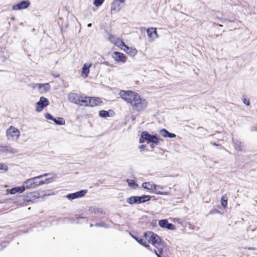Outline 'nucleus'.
<instances>
[{"instance_id": "1", "label": "nucleus", "mask_w": 257, "mask_h": 257, "mask_svg": "<svg viewBox=\"0 0 257 257\" xmlns=\"http://www.w3.org/2000/svg\"><path fill=\"white\" fill-rule=\"evenodd\" d=\"M121 97L131 104L133 109L137 111H143L148 105L147 100L141 97L137 92L131 90H121L120 92Z\"/></svg>"}, {"instance_id": "2", "label": "nucleus", "mask_w": 257, "mask_h": 257, "mask_svg": "<svg viewBox=\"0 0 257 257\" xmlns=\"http://www.w3.org/2000/svg\"><path fill=\"white\" fill-rule=\"evenodd\" d=\"M144 238L147 242V244L150 243L155 247H157V245H158L161 242L160 237L152 231L145 232L144 233Z\"/></svg>"}, {"instance_id": "3", "label": "nucleus", "mask_w": 257, "mask_h": 257, "mask_svg": "<svg viewBox=\"0 0 257 257\" xmlns=\"http://www.w3.org/2000/svg\"><path fill=\"white\" fill-rule=\"evenodd\" d=\"M20 136V132L13 126H10L6 131V136L9 141L17 142Z\"/></svg>"}, {"instance_id": "4", "label": "nucleus", "mask_w": 257, "mask_h": 257, "mask_svg": "<svg viewBox=\"0 0 257 257\" xmlns=\"http://www.w3.org/2000/svg\"><path fill=\"white\" fill-rule=\"evenodd\" d=\"M40 178H42V176H37L27 180L23 183L25 188H35L38 187V181L37 180Z\"/></svg>"}, {"instance_id": "5", "label": "nucleus", "mask_w": 257, "mask_h": 257, "mask_svg": "<svg viewBox=\"0 0 257 257\" xmlns=\"http://www.w3.org/2000/svg\"><path fill=\"white\" fill-rule=\"evenodd\" d=\"M141 137L144 138V139L147 141L148 143H153V144H158L159 140L158 138L155 136L151 135L147 132H142Z\"/></svg>"}, {"instance_id": "6", "label": "nucleus", "mask_w": 257, "mask_h": 257, "mask_svg": "<svg viewBox=\"0 0 257 257\" xmlns=\"http://www.w3.org/2000/svg\"><path fill=\"white\" fill-rule=\"evenodd\" d=\"M49 100L44 97H41L39 101L37 103L36 110L37 111H41L42 109L49 104Z\"/></svg>"}, {"instance_id": "7", "label": "nucleus", "mask_w": 257, "mask_h": 257, "mask_svg": "<svg viewBox=\"0 0 257 257\" xmlns=\"http://www.w3.org/2000/svg\"><path fill=\"white\" fill-rule=\"evenodd\" d=\"M30 2L29 1L23 0L20 3L14 5L12 7L14 10H21L28 8L30 6Z\"/></svg>"}, {"instance_id": "8", "label": "nucleus", "mask_w": 257, "mask_h": 257, "mask_svg": "<svg viewBox=\"0 0 257 257\" xmlns=\"http://www.w3.org/2000/svg\"><path fill=\"white\" fill-rule=\"evenodd\" d=\"M38 88L40 92L43 94L48 92L50 89L51 87L48 83L44 84L36 83L34 86V88Z\"/></svg>"}, {"instance_id": "9", "label": "nucleus", "mask_w": 257, "mask_h": 257, "mask_svg": "<svg viewBox=\"0 0 257 257\" xmlns=\"http://www.w3.org/2000/svg\"><path fill=\"white\" fill-rule=\"evenodd\" d=\"M113 59L117 62L124 63L126 61L125 55L121 52L115 51L113 54Z\"/></svg>"}, {"instance_id": "10", "label": "nucleus", "mask_w": 257, "mask_h": 257, "mask_svg": "<svg viewBox=\"0 0 257 257\" xmlns=\"http://www.w3.org/2000/svg\"><path fill=\"white\" fill-rule=\"evenodd\" d=\"M86 193V191L82 190L80 191L76 192L74 193L69 194L66 196V198L69 200H73L84 196Z\"/></svg>"}, {"instance_id": "11", "label": "nucleus", "mask_w": 257, "mask_h": 257, "mask_svg": "<svg viewBox=\"0 0 257 257\" xmlns=\"http://www.w3.org/2000/svg\"><path fill=\"white\" fill-rule=\"evenodd\" d=\"M120 43L121 46L124 47V51L129 55L131 56H134L137 54L138 51L136 48H130L125 45L123 41L121 40L120 41Z\"/></svg>"}, {"instance_id": "12", "label": "nucleus", "mask_w": 257, "mask_h": 257, "mask_svg": "<svg viewBox=\"0 0 257 257\" xmlns=\"http://www.w3.org/2000/svg\"><path fill=\"white\" fill-rule=\"evenodd\" d=\"M102 103L101 98L99 97H89L88 106L93 107L100 105Z\"/></svg>"}, {"instance_id": "13", "label": "nucleus", "mask_w": 257, "mask_h": 257, "mask_svg": "<svg viewBox=\"0 0 257 257\" xmlns=\"http://www.w3.org/2000/svg\"><path fill=\"white\" fill-rule=\"evenodd\" d=\"M147 33L148 37H149L150 39H151L152 41H153L156 38L158 37L157 29L156 28H149L147 30Z\"/></svg>"}, {"instance_id": "14", "label": "nucleus", "mask_w": 257, "mask_h": 257, "mask_svg": "<svg viewBox=\"0 0 257 257\" xmlns=\"http://www.w3.org/2000/svg\"><path fill=\"white\" fill-rule=\"evenodd\" d=\"M45 118L53 120L56 124L63 125L65 123L64 118L62 117L54 118L50 113H46Z\"/></svg>"}, {"instance_id": "15", "label": "nucleus", "mask_w": 257, "mask_h": 257, "mask_svg": "<svg viewBox=\"0 0 257 257\" xmlns=\"http://www.w3.org/2000/svg\"><path fill=\"white\" fill-rule=\"evenodd\" d=\"M123 0H114L111 5V12L114 11L118 12L121 9L120 3H122Z\"/></svg>"}, {"instance_id": "16", "label": "nucleus", "mask_w": 257, "mask_h": 257, "mask_svg": "<svg viewBox=\"0 0 257 257\" xmlns=\"http://www.w3.org/2000/svg\"><path fill=\"white\" fill-rule=\"evenodd\" d=\"M91 64L85 63L82 68L81 75L84 77H87L89 73V69Z\"/></svg>"}, {"instance_id": "17", "label": "nucleus", "mask_w": 257, "mask_h": 257, "mask_svg": "<svg viewBox=\"0 0 257 257\" xmlns=\"http://www.w3.org/2000/svg\"><path fill=\"white\" fill-rule=\"evenodd\" d=\"M25 190V187L23 184L22 187L13 188L11 189L10 190H8V191L11 194H15L17 193H21L23 192Z\"/></svg>"}, {"instance_id": "18", "label": "nucleus", "mask_w": 257, "mask_h": 257, "mask_svg": "<svg viewBox=\"0 0 257 257\" xmlns=\"http://www.w3.org/2000/svg\"><path fill=\"white\" fill-rule=\"evenodd\" d=\"M79 96L77 93H71L68 95V99L71 102L77 104L79 101Z\"/></svg>"}, {"instance_id": "19", "label": "nucleus", "mask_w": 257, "mask_h": 257, "mask_svg": "<svg viewBox=\"0 0 257 257\" xmlns=\"http://www.w3.org/2000/svg\"><path fill=\"white\" fill-rule=\"evenodd\" d=\"M88 96L83 97L82 96H79V101L77 104H80L82 106H88Z\"/></svg>"}, {"instance_id": "20", "label": "nucleus", "mask_w": 257, "mask_h": 257, "mask_svg": "<svg viewBox=\"0 0 257 257\" xmlns=\"http://www.w3.org/2000/svg\"><path fill=\"white\" fill-rule=\"evenodd\" d=\"M155 185V184L151 182H145L142 184V187L144 189L150 190L151 192H153Z\"/></svg>"}, {"instance_id": "21", "label": "nucleus", "mask_w": 257, "mask_h": 257, "mask_svg": "<svg viewBox=\"0 0 257 257\" xmlns=\"http://www.w3.org/2000/svg\"><path fill=\"white\" fill-rule=\"evenodd\" d=\"M160 134L164 137H168L170 138H173L176 137L174 134L169 133L165 129H162L160 131Z\"/></svg>"}, {"instance_id": "22", "label": "nucleus", "mask_w": 257, "mask_h": 257, "mask_svg": "<svg viewBox=\"0 0 257 257\" xmlns=\"http://www.w3.org/2000/svg\"><path fill=\"white\" fill-rule=\"evenodd\" d=\"M151 197L148 195H143L141 197L137 196V203H142L150 200Z\"/></svg>"}, {"instance_id": "23", "label": "nucleus", "mask_w": 257, "mask_h": 257, "mask_svg": "<svg viewBox=\"0 0 257 257\" xmlns=\"http://www.w3.org/2000/svg\"><path fill=\"white\" fill-rule=\"evenodd\" d=\"M134 238L138 242H139L140 244H142V245L147 247L148 248V249L150 250L151 251H152V249L150 247V245L149 244H147V242L146 241V240L145 239V238H141V239H138V238L137 237H134Z\"/></svg>"}, {"instance_id": "24", "label": "nucleus", "mask_w": 257, "mask_h": 257, "mask_svg": "<svg viewBox=\"0 0 257 257\" xmlns=\"http://www.w3.org/2000/svg\"><path fill=\"white\" fill-rule=\"evenodd\" d=\"M126 202L130 204L137 203V196H132L126 199Z\"/></svg>"}, {"instance_id": "25", "label": "nucleus", "mask_w": 257, "mask_h": 257, "mask_svg": "<svg viewBox=\"0 0 257 257\" xmlns=\"http://www.w3.org/2000/svg\"><path fill=\"white\" fill-rule=\"evenodd\" d=\"M227 197L226 195H223L221 199V204L225 208L227 204Z\"/></svg>"}, {"instance_id": "26", "label": "nucleus", "mask_w": 257, "mask_h": 257, "mask_svg": "<svg viewBox=\"0 0 257 257\" xmlns=\"http://www.w3.org/2000/svg\"><path fill=\"white\" fill-rule=\"evenodd\" d=\"M162 187L160 185H155V187L153 191V193H154L157 194H160L161 193V190L162 189Z\"/></svg>"}, {"instance_id": "27", "label": "nucleus", "mask_w": 257, "mask_h": 257, "mask_svg": "<svg viewBox=\"0 0 257 257\" xmlns=\"http://www.w3.org/2000/svg\"><path fill=\"white\" fill-rule=\"evenodd\" d=\"M52 176L51 177L46 178L44 180L45 184H48V183L51 182L53 180L56 179L57 177V175L55 174H52Z\"/></svg>"}, {"instance_id": "28", "label": "nucleus", "mask_w": 257, "mask_h": 257, "mask_svg": "<svg viewBox=\"0 0 257 257\" xmlns=\"http://www.w3.org/2000/svg\"><path fill=\"white\" fill-rule=\"evenodd\" d=\"M126 182L128 183V186L134 188H135L138 186L134 180L128 179L126 180Z\"/></svg>"}, {"instance_id": "29", "label": "nucleus", "mask_w": 257, "mask_h": 257, "mask_svg": "<svg viewBox=\"0 0 257 257\" xmlns=\"http://www.w3.org/2000/svg\"><path fill=\"white\" fill-rule=\"evenodd\" d=\"M234 147L235 149L239 151L242 150L243 147L241 142L236 141L235 143H234Z\"/></svg>"}, {"instance_id": "30", "label": "nucleus", "mask_w": 257, "mask_h": 257, "mask_svg": "<svg viewBox=\"0 0 257 257\" xmlns=\"http://www.w3.org/2000/svg\"><path fill=\"white\" fill-rule=\"evenodd\" d=\"M168 222L166 219L161 220L159 221V225L163 228H166Z\"/></svg>"}, {"instance_id": "31", "label": "nucleus", "mask_w": 257, "mask_h": 257, "mask_svg": "<svg viewBox=\"0 0 257 257\" xmlns=\"http://www.w3.org/2000/svg\"><path fill=\"white\" fill-rule=\"evenodd\" d=\"M104 0H94L93 5L96 7H99L102 5Z\"/></svg>"}, {"instance_id": "32", "label": "nucleus", "mask_w": 257, "mask_h": 257, "mask_svg": "<svg viewBox=\"0 0 257 257\" xmlns=\"http://www.w3.org/2000/svg\"><path fill=\"white\" fill-rule=\"evenodd\" d=\"M8 167L5 164L0 163V170H4L5 172L8 171Z\"/></svg>"}, {"instance_id": "33", "label": "nucleus", "mask_w": 257, "mask_h": 257, "mask_svg": "<svg viewBox=\"0 0 257 257\" xmlns=\"http://www.w3.org/2000/svg\"><path fill=\"white\" fill-rule=\"evenodd\" d=\"M166 228L169 230H174L175 229V226L173 224L169 223L167 224Z\"/></svg>"}, {"instance_id": "34", "label": "nucleus", "mask_w": 257, "mask_h": 257, "mask_svg": "<svg viewBox=\"0 0 257 257\" xmlns=\"http://www.w3.org/2000/svg\"><path fill=\"white\" fill-rule=\"evenodd\" d=\"M7 151L9 152H10L11 153H17V151L14 149H13L11 147H7Z\"/></svg>"}, {"instance_id": "35", "label": "nucleus", "mask_w": 257, "mask_h": 257, "mask_svg": "<svg viewBox=\"0 0 257 257\" xmlns=\"http://www.w3.org/2000/svg\"><path fill=\"white\" fill-rule=\"evenodd\" d=\"M243 103L244 104H245L247 106H248L250 104L249 100L248 99L246 98H243Z\"/></svg>"}, {"instance_id": "36", "label": "nucleus", "mask_w": 257, "mask_h": 257, "mask_svg": "<svg viewBox=\"0 0 257 257\" xmlns=\"http://www.w3.org/2000/svg\"><path fill=\"white\" fill-rule=\"evenodd\" d=\"M99 116L101 117H107L111 116L109 113H99Z\"/></svg>"}, {"instance_id": "37", "label": "nucleus", "mask_w": 257, "mask_h": 257, "mask_svg": "<svg viewBox=\"0 0 257 257\" xmlns=\"http://www.w3.org/2000/svg\"><path fill=\"white\" fill-rule=\"evenodd\" d=\"M108 39L111 42H113L115 41V37L111 34L109 35Z\"/></svg>"}, {"instance_id": "38", "label": "nucleus", "mask_w": 257, "mask_h": 257, "mask_svg": "<svg viewBox=\"0 0 257 257\" xmlns=\"http://www.w3.org/2000/svg\"><path fill=\"white\" fill-rule=\"evenodd\" d=\"M44 181L41 180L38 182V186L44 184Z\"/></svg>"}, {"instance_id": "39", "label": "nucleus", "mask_w": 257, "mask_h": 257, "mask_svg": "<svg viewBox=\"0 0 257 257\" xmlns=\"http://www.w3.org/2000/svg\"><path fill=\"white\" fill-rule=\"evenodd\" d=\"M112 112V110H109L108 111H106V110H100L98 111V112Z\"/></svg>"}, {"instance_id": "40", "label": "nucleus", "mask_w": 257, "mask_h": 257, "mask_svg": "<svg viewBox=\"0 0 257 257\" xmlns=\"http://www.w3.org/2000/svg\"><path fill=\"white\" fill-rule=\"evenodd\" d=\"M159 244H160V243L158 245H157V247H156L158 248V251L161 253L162 251L163 248L162 247H161V248L159 247Z\"/></svg>"}, {"instance_id": "41", "label": "nucleus", "mask_w": 257, "mask_h": 257, "mask_svg": "<svg viewBox=\"0 0 257 257\" xmlns=\"http://www.w3.org/2000/svg\"><path fill=\"white\" fill-rule=\"evenodd\" d=\"M145 141H146V140L144 139V138H143L141 137V138L140 139L139 142L140 143H143L145 142Z\"/></svg>"}, {"instance_id": "42", "label": "nucleus", "mask_w": 257, "mask_h": 257, "mask_svg": "<svg viewBox=\"0 0 257 257\" xmlns=\"http://www.w3.org/2000/svg\"><path fill=\"white\" fill-rule=\"evenodd\" d=\"M50 175V174L46 173V174H44L43 175H40V176H42V178H43V177H46V176H49Z\"/></svg>"}, {"instance_id": "43", "label": "nucleus", "mask_w": 257, "mask_h": 257, "mask_svg": "<svg viewBox=\"0 0 257 257\" xmlns=\"http://www.w3.org/2000/svg\"><path fill=\"white\" fill-rule=\"evenodd\" d=\"M145 148V145H140V146H139V149H141H141H144V148Z\"/></svg>"}, {"instance_id": "44", "label": "nucleus", "mask_w": 257, "mask_h": 257, "mask_svg": "<svg viewBox=\"0 0 257 257\" xmlns=\"http://www.w3.org/2000/svg\"><path fill=\"white\" fill-rule=\"evenodd\" d=\"M154 252H155V254H156V255L157 256V257H161V255L159 253H158L157 250H155Z\"/></svg>"}, {"instance_id": "45", "label": "nucleus", "mask_w": 257, "mask_h": 257, "mask_svg": "<svg viewBox=\"0 0 257 257\" xmlns=\"http://www.w3.org/2000/svg\"><path fill=\"white\" fill-rule=\"evenodd\" d=\"M161 195H168L169 193L167 192H161Z\"/></svg>"}, {"instance_id": "46", "label": "nucleus", "mask_w": 257, "mask_h": 257, "mask_svg": "<svg viewBox=\"0 0 257 257\" xmlns=\"http://www.w3.org/2000/svg\"><path fill=\"white\" fill-rule=\"evenodd\" d=\"M247 249H249V250H255L256 248L255 247H249L247 248Z\"/></svg>"}, {"instance_id": "47", "label": "nucleus", "mask_w": 257, "mask_h": 257, "mask_svg": "<svg viewBox=\"0 0 257 257\" xmlns=\"http://www.w3.org/2000/svg\"><path fill=\"white\" fill-rule=\"evenodd\" d=\"M54 76L55 77V78H58L59 77V74H54Z\"/></svg>"}, {"instance_id": "48", "label": "nucleus", "mask_w": 257, "mask_h": 257, "mask_svg": "<svg viewBox=\"0 0 257 257\" xmlns=\"http://www.w3.org/2000/svg\"><path fill=\"white\" fill-rule=\"evenodd\" d=\"M96 226H102V223H101V224L100 223H96Z\"/></svg>"}, {"instance_id": "49", "label": "nucleus", "mask_w": 257, "mask_h": 257, "mask_svg": "<svg viewBox=\"0 0 257 257\" xmlns=\"http://www.w3.org/2000/svg\"><path fill=\"white\" fill-rule=\"evenodd\" d=\"M91 26H92V24L89 23V24H87L88 27H91Z\"/></svg>"}, {"instance_id": "50", "label": "nucleus", "mask_w": 257, "mask_h": 257, "mask_svg": "<svg viewBox=\"0 0 257 257\" xmlns=\"http://www.w3.org/2000/svg\"><path fill=\"white\" fill-rule=\"evenodd\" d=\"M150 146L152 148H154L155 147L154 144H151Z\"/></svg>"}, {"instance_id": "51", "label": "nucleus", "mask_w": 257, "mask_h": 257, "mask_svg": "<svg viewBox=\"0 0 257 257\" xmlns=\"http://www.w3.org/2000/svg\"><path fill=\"white\" fill-rule=\"evenodd\" d=\"M104 64L106 65H109V64H108V62H104Z\"/></svg>"}, {"instance_id": "52", "label": "nucleus", "mask_w": 257, "mask_h": 257, "mask_svg": "<svg viewBox=\"0 0 257 257\" xmlns=\"http://www.w3.org/2000/svg\"><path fill=\"white\" fill-rule=\"evenodd\" d=\"M123 2H124V0H123Z\"/></svg>"}]
</instances>
